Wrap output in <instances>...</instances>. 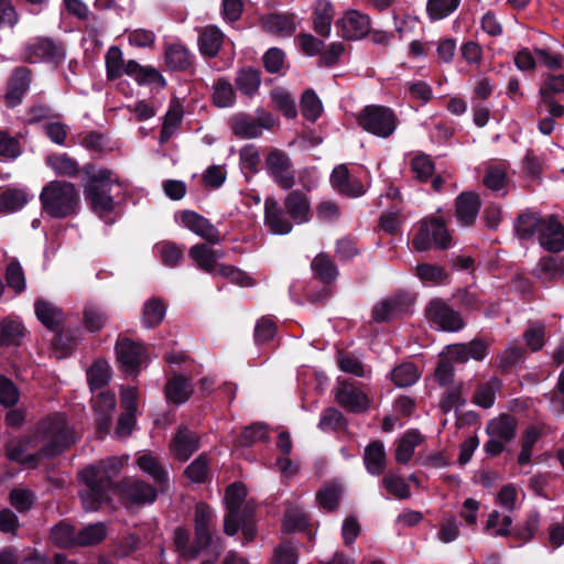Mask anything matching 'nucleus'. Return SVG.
<instances>
[{
    "mask_svg": "<svg viewBox=\"0 0 564 564\" xmlns=\"http://www.w3.org/2000/svg\"><path fill=\"white\" fill-rule=\"evenodd\" d=\"M75 431L68 426L63 414L56 413L43 419L31 441L18 445H9L8 456L20 463H32L34 455L28 454L29 446L36 447L46 455H57L69 447L76 441Z\"/></svg>",
    "mask_w": 564,
    "mask_h": 564,
    "instance_id": "1",
    "label": "nucleus"
},
{
    "mask_svg": "<svg viewBox=\"0 0 564 564\" xmlns=\"http://www.w3.org/2000/svg\"><path fill=\"white\" fill-rule=\"evenodd\" d=\"M83 171L87 176L83 189L89 208L100 218L109 216L124 194V183L109 169H95L87 164Z\"/></svg>",
    "mask_w": 564,
    "mask_h": 564,
    "instance_id": "2",
    "label": "nucleus"
},
{
    "mask_svg": "<svg viewBox=\"0 0 564 564\" xmlns=\"http://www.w3.org/2000/svg\"><path fill=\"white\" fill-rule=\"evenodd\" d=\"M123 465V458L110 457L100 460L97 465L88 466L79 473V477L85 485L79 495L87 511L98 510L104 503L108 502V495L116 487L112 485L111 477Z\"/></svg>",
    "mask_w": 564,
    "mask_h": 564,
    "instance_id": "3",
    "label": "nucleus"
},
{
    "mask_svg": "<svg viewBox=\"0 0 564 564\" xmlns=\"http://www.w3.org/2000/svg\"><path fill=\"white\" fill-rule=\"evenodd\" d=\"M80 202L76 184L65 180L47 182L40 193L42 212L51 218L65 219L76 216Z\"/></svg>",
    "mask_w": 564,
    "mask_h": 564,
    "instance_id": "4",
    "label": "nucleus"
},
{
    "mask_svg": "<svg viewBox=\"0 0 564 564\" xmlns=\"http://www.w3.org/2000/svg\"><path fill=\"white\" fill-rule=\"evenodd\" d=\"M517 230L522 238L538 234L541 246L549 251L564 249V228L554 216L541 218L536 214H523L518 218Z\"/></svg>",
    "mask_w": 564,
    "mask_h": 564,
    "instance_id": "5",
    "label": "nucleus"
},
{
    "mask_svg": "<svg viewBox=\"0 0 564 564\" xmlns=\"http://www.w3.org/2000/svg\"><path fill=\"white\" fill-rule=\"evenodd\" d=\"M357 122L365 131L386 139L395 132L399 119L394 110L387 106L369 105L360 110Z\"/></svg>",
    "mask_w": 564,
    "mask_h": 564,
    "instance_id": "6",
    "label": "nucleus"
},
{
    "mask_svg": "<svg viewBox=\"0 0 564 564\" xmlns=\"http://www.w3.org/2000/svg\"><path fill=\"white\" fill-rule=\"evenodd\" d=\"M432 243L443 249L451 245V235L445 221L436 216L421 220L412 239V246L417 251L430 249Z\"/></svg>",
    "mask_w": 564,
    "mask_h": 564,
    "instance_id": "7",
    "label": "nucleus"
},
{
    "mask_svg": "<svg viewBox=\"0 0 564 564\" xmlns=\"http://www.w3.org/2000/svg\"><path fill=\"white\" fill-rule=\"evenodd\" d=\"M264 166L270 177L282 189H291L295 185V171L291 158L280 149H271L264 159Z\"/></svg>",
    "mask_w": 564,
    "mask_h": 564,
    "instance_id": "8",
    "label": "nucleus"
},
{
    "mask_svg": "<svg viewBox=\"0 0 564 564\" xmlns=\"http://www.w3.org/2000/svg\"><path fill=\"white\" fill-rule=\"evenodd\" d=\"M64 50L51 37H35L28 42L21 51V59L26 63H59L64 58Z\"/></svg>",
    "mask_w": 564,
    "mask_h": 564,
    "instance_id": "9",
    "label": "nucleus"
},
{
    "mask_svg": "<svg viewBox=\"0 0 564 564\" xmlns=\"http://www.w3.org/2000/svg\"><path fill=\"white\" fill-rule=\"evenodd\" d=\"M335 401L343 409L351 413L367 412L371 405L370 397L361 388L347 379L337 380Z\"/></svg>",
    "mask_w": 564,
    "mask_h": 564,
    "instance_id": "10",
    "label": "nucleus"
},
{
    "mask_svg": "<svg viewBox=\"0 0 564 564\" xmlns=\"http://www.w3.org/2000/svg\"><path fill=\"white\" fill-rule=\"evenodd\" d=\"M247 497V488L241 482H235L227 487L225 503L227 514L225 517L224 530L227 535H235L238 532V521L243 514V507Z\"/></svg>",
    "mask_w": 564,
    "mask_h": 564,
    "instance_id": "11",
    "label": "nucleus"
},
{
    "mask_svg": "<svg viewBox=\"0 0 564 564\" xmlns=\"http://www.w3.org/2000/svg\"><path fill=\"white\" fill-rule=\"evenodd\" d=\"M563 93L564 75L549 74L539 89L541 101L538 106V112L541 113L544 107L551 117L561 118L564 115V107L555 100L554 96Z\"/></svg>",
    "mask_w": 564,
    "mask_h": 564,
    "instance_id": "12",
    "label": "nucleus"
},
{
    "mask_svg": "<svg viewBox=\"0 0 564 564\" xmlns=\"http://www.w3.org/2000/svg\"><path fill=\"white\" fill-rule=\"evenodd\" d=\"M429 322L445 332H457L464 327L460 314L442 300H433L425 310Z\"/></svg>",
    "mask_w": 564,
    "mask_h": 564,
    "instance_id": "13",
    "label": "nucleus"
},
{
    "mask_svg": "<svg viewBox=\"0 0 564 564\" xmlns=\"http://www.w3.org/2000/svg\"><path fill=\"white\" fill-rule=\"evenodd\" d=\"M340 34L346 40H360L369 34L371 19L368 14L350 9L346 11L336 22Z\"/></svg>",
    "mask_w": 564,
    "mask_h": 564,
    "instance_id": "14",
    "label": "nucleus"
},
{
    "mask_svg": "<svg viewBox=\"0 0 564 564\" xmlns=\"http://www.w3.org/2000/svg\"><path fill=\"white\" fill-rule=\"evenodd\" d=\"M111 491L118 492L126 505L151 503L156 498L152 486L137 479H126Z\"/></svg>",
    "mask_w": 564,
    "mask_h": 564,
    "instance_id": "15",
    "label": "nucleus"
},
{
    "mask_svg": "<svg viewBox=\"0 0 564 564\" xmlns=\"http://www.w3.org/2000/svg\"><path fill=\"white\" fill-rule=\"evenodd\" d=\"M180 219L184 227L210 245H218L224 240V236L216 226L195 212L184 210L181 213Z\"/></svg>",
    "mask_w": 564,
    "mask_h": 564,
    "instance_id": "16",
    "label": "nucleus"
},
{
    "mask_svg": "<svg viewBox=\"0 0 564 564\" xmlns=\"http://www.w3.org/2000/svg\"><path fill=\"white\" fill-rule=\"evenodd\" d=\"M330 185L340 194L349 197H359L367 191V186L349 171L346 164L337 165L330 174Z\"/></svg>",
    "mask_w": 564,
    "mask_h": 564,
    "instance_id": "17",
    "label": "nucleus"
},
{
    "mask_svg": "<svg viewBox=\"0 0 564 564\" xmlns=\"http://www.w3.org/2000/svg\"><path fill=\"white\" fill-rule=\"evenodd\" d=\"M31 83V70L26 67H17L8 80L2 100L8 108L20 105Z\"/></svg>",
    "mask_w": 564,
    "mask_h": 564,
    "instance_id": "18",
    "label": "nucleus"
},
{
    "mask_svg": "<svg viewBox=\"0 0 564 564\" xmlns=\"http://www.w3.org/2000/svg\"><path fill=\"white\" fill-rule=\"evenodd\" d=\"M116 352L119 362L127 371L137 370L147 360L143 345L129 338L118 339Z\"/></svg>",
    "mask_w": 564,
    "mask_h": 564,
    "instance_id": "19",
    "label": "nucleus"
},
{
    "mask_svg": "<svg viewBox=\"0 0 564 564\" xmlns=\"http://www.w3.org/2000/svg\"><path fill=\"white\" fill-rule=\"evenodd\" d=\"M292 219L283 212L278 200L267 197L264 200V224L275 235H288L292 231Z\"/></svg>",
    "mask_w": 564,
    "mask_h": 564,
    "instance_id": "20",
    "label": "nucleus"
},
{
    "mask_svg": "<svg viewBox=\"0 0 564 564\" xmlns=\"http://www.w3.org/2000/svg\"><path fill=\"white\" fill-rule=\"evenodd\" d=\"M198 447V435L187 427H180L170 443L172 457L181 462L187 460Z\"/></svg>",
    "mask_w": 564,
    "mask_h": 564,
    "instance_id": "21",
    "label": "nucleus"
},
{
    "mask_svg": "<svg viewBox=\"0 0 564 564\" xmlns=\"http://www.w3.org/2000/svg\"><path fill=\"white\" fill-rule=\"evenodd\" d=\"M93 402L96 414L97 434L99 437H104L108 434L111 425V416L116 408V398L113 393L105 391L100 392Z\"/></svg>",
    "mask_w": 564,
    "mask_h": 564,
    "instance_id": "22",
    "label": "nucleus"
},
{
    "mask_svg": "<svg viewBox=\"0 0 564 564\" xmlns=\"http://www.w3.org/2000/svg\"><path fill=\"white\" fill-rule=\"evenodd\" d=\"M288 216L295 224H304L311 219V202L308 196L299 191H291L283 200Z\"/></svg>",
    "mask_w": 564,
    "mask_h": 564,
    "instance_id": "23",
    "label": "nucleus"
},
{
    "mask_svg": "<svg viewBox=\"0 0 564 564\" xmlns=\"http://www.w3.org/2000/svg\"><path fill=\"white\" fill-rule=\"evenodd\" d=\"M188 256L198 269L213 275L218 274L221 264L218 263V259L221 257L219 250L213 249L206 243H196L189 248Z\"/></svg>",
    "mask_w": 564,
    "mask_h": 564,
    "instance_id": "24",
    "label": "nucleus"
},
{
    "mask_svg": "<svg viewBox=\"0 0 564 564\" xmlns=\"http://www.w3.org/2000/svg\"><path fill=\"white\" fill-rule=\"evenodd\" d=\"M197 45L199 53L208 58L218 55L226 40L224 32L216 25H206L198 29Z\"/></svg>",
    "mask_w": 564,
    "mask_h": 564,
    "instance_id": "25",
    "label": "nucleus"
},
{
    "mask_svg": "<svg viewBox=\"0 0 564 564\" xmlns=\"http://www.w3.org/2000/svg\"><path fill=\"white\" fill-rule=\"evenodd\" d=\"M215 516L212 509L205 503H198L195 508L194 529L197 545L212 544V529L214 527Z\"/></svg>",
    "mask_w": 564,
    "mask_h": 564,
    "instance_id": "26",
    "label": "nucleus"
},
{
    "mask_svg": "<svg viewBox=\"0 0 564 564\" xmlns=\"http://www.w3.org/2000/svg\"><path fill=\"white\" fill-rule=\"evenodd\" d=\"M263 31L276 36H290L296 30L295 15L291 13H272L261 17Z\"/></svg>",
    "mask_w": 564,
    "mask_h": 564,
    "instance_id": "27",
    "label": "nucleus"
},
{
    "mask_svg": "<svg viewBox=\"0 0 564 564\" xmlns=\"http://www.w3.org/2000/svg\"><path fill=\"white\" fill-rule=\"evenodd\" d=\"M334 17V4L329 0H317L312 11V24L315 33L322 37H328Z\"/></svg>",
    "mask_w": 564,
    "mask_h": 564,
    "instance_id": "28",
    "label": "nucleus"
},
{
    "mask_svg": "<svg viewBox=\"0 0 564 564\" xmlns=\"http://www.w3.org/2000/svg\"><path fill=\"white\" fill-rule=\"evenodd\" d=\"M480 198L474 192H464L456 198L455 210L457 220L463 226H471L480 208Z\"/></svg>",
    "mask_w": 564,
    "mask_h": 564,
    "instance_id": "29",
    "label": "nucleus"
},
{
    "mask_svg": "<svg viewBox=\"0 0 564 564\" xmlns=\"http://www.w3.org/2000/svg\"><path fill=\"white\" fill-rule=\"evenodd\" d=\"M164 59L172 70H188L194 64V55L182 43L167 44L164 50Z\"/></svg>",
    "mask_w": 564,
    "mask_h": 564,
    "instance_id": "30",
    "label": "nucleus"
},
{
    "mask_svg": "<svg viewBox=\"0 0 564 564\" xmlns=\"http://www.w3.org/2000/svg\"><path fill=\"white\" fill-rule=\"evenodd\" d=\"M45 164L59 177L76 178L82 171L77 160L67 153H51L46 156Z\"/></svg>",
    "mask_w": 564,
    "mask_h": 564,
    "instance_id": "31",
    "label": "nucleus"
},
{
    "mask_svg": "<svg viewBox=\"0 0 564 564\" xmlns=\"http://www.w3.org/2000/svg\"><path fill=\"white\" fill-rule=\"evenodd\" d=\"M35 315L48 329H58L65 319L63 311L54 303L40 299L34 304Z\"/></svg>",
    "mask_w": 564,
    "mask_h": 564,
    "instance_id": "32",
    "label": "nucleus"
},
{
    "mask_svg": "<svg viewBox=\"0 0 564 564\" xmlns=\"http://www.w3.org/2000/svg\"><path fill=\"white\" fill-rule=\"evenodd\" d=\"M364 463L368 473L373 476L383 474L387 466V455L381 441H372L364 452Z\"/></svg>",
    "mask_w": 564,
    "mask_h": 564,
    "instance_id": "33",
    "label": "nucleus"
},
{
    "mask_svg": "<svg viewBox=\"0 0 564 564\" xmlns=\"http://www.w3.org/2000/svg\"><path fill=\"white\" fill-rule=\"evenodd\" d=\"M164 392L169 402L182 404L193 394V386L189 379L181 375H174L167 380Z\"/></svg>",
    "mask_w": 564,
    "mask_h": 564,
    "instance_id": "34",
    "label": "nucleus"
},
{
    "mask_svg": "<svg viewBox=\"0 0 564 564\" xmlns=\"http://www.w3.org/2000/svg\"><path fill=\"white\" fill-rule=\"evenodd\" d=\"M126 74L140 84L156 83L161 87L165 86V79L160 72L152 66H142L133 59H129L126 63Z\"/></svg>",
    "mask_w": 564,
    "mask_h": 564,
    "instance_id": "35",
    "label": "nucleus"
},
{
    "mask_svg": "<svg viewBox=\"0 0 564 564\" xmlns=\"http://www.w3.org/2000/svg\"><path fill=\"white\" fill-rule=\"evenodd\" d=\"M484 185L491 191L505 188L508 183V164L502 161H491L485 166Z\"/></svg>",
    "mask_w": 564,
    "mask_h": 564,
    "instance_id": "36",
    "label": "nucleus"
},
{
    "mask_svg": "<svg viewBox=\"0 0 564 564\" xmlns=\"http://www.w3.org/2000/svg\"><path fill=\"white\" fill-rule=\"evenodd\" d=\"M184 115L182 104L174 99L171 101L167 112L164 116L160 133V142L165 143L178 129Z\"/></svg>",
    "mask_w": 564,
    "mask_h": 564,
    "instance_id": "37",
    "label": "nucleus"
},
{
    "mask_svg": "<svg viewBox=\"0 0 564 564\" xmlns=\"http://www.w3.org/2000/svg\"><path fill=\"white\" fill-rule=\"evenodd\" d=\"M423 442V436L416 431H408L398 441L394 457L400 464L410 462L414 449Z\"/></svg>",
    "mask_w": 564,
    "mask_h": 564,
    "instance_id": "38",
    "label": "nucleus"
},
{
    "mask_svg": "<svg viewBox=\"0 0 564 564\" xmlns=\"http://www.w3.org/2000/svg\"><path fill=\"white\" fill-rule=\"evenodd\" d=\"M517 421L508 414H501L491 420L487 425V433L490 437H498L507 443L516 436Z\"/></svg>",
    "mask_w": 564,
    "mask_h": 564,
    "instance_id": "39",
    "label": "nucleus"
},
{
    "mask_svg": "<svg viewBox=\"0 0 564 564\" xmlns=\"http://www.w3.org/2000/svg\"><path fill=\"white\" fill-rule=\"evenodd\" d=\"M314 276L323 283L328 284L335 281L338 271L332 258L324 252L318 253L311 262Z\"/></svg>",
    "mask_w": 564,
    "mask_h": 564,
    "instance_id": "40",
    "label": "nucleus"
},
{
    "mask_svg": "<svg viewBox=\"0 0 564 564\" xmlns=\"http://www.w3.org/2000/svg\"><path fill=\"white\" fill-rule=\"evenodd\" d=\"M235 84L241 94L252 97L257 94L261 84L260 72L252 67H243L238 70Z\"/></svg>",
    "mask_w": 564,
    "mask_h": 564,
    "instance_id": "41",
    "label": "nucleus"
},
{
    "mask_svg": "<svg viewBox=\"0 0 564 564\" xmlns=\"http://www.w3.org/2000/svg\"><path fill=\"white\" fill-rule=\"evenodd\" d=\"M189 531L185 528H177L174 531V546L180 555L184 558H195L199 552L205 549V545H197L196 539L193 544H189Z\"/></svg>",
    "mask_w": 564,
    "mask_h": 564,
    "instance_id": "42",
    "label": "nucleus"
},
{
    "mask_svg": "<svg viewBox=\"0 0 564 564\" xmlns=\"http://www.w3.org/2000/svg\"><path fill=\"white\" fill-rule=\"evenodd\" d=\"M28 203V193L21 188H7L0 194V213H14Z\"/></svg>",
    "mask_w": 564,
    "mask_h": 564,
    "instance_id": "43",
    "label": "nucleus"
},
{
    "mask_svg": "<svg viewBox=\"0 0 564 564\" xmlns=\"http://www.w3.org/2000/svg\"><path fill=\"white\" fill-rule=\"evenodd\" d=\"M166 312L165 303L158 297L148 300L142 311V323L145 327H155L164 318Z\"/></svg>",
    "mask_w": 564,
    "mask_h": 564,
    "instance_id": "44",
    "label": "nucleus"
},
{
    "mask_svg": "<svg viewBox=\"0 0 564 564\" xmlns=\"http://www.w3.org/2000/svg\"><path fill=\"white\" fill-rule=\"evenodd\" d=\"M540 276L544 281H561L564 283V261L555 257L542 258L539 262Z\"/></svg>",
    "mask_w": 564,
    "mask_h": 564,
    "instance_id": "45",
    "label": "nucleus"
},
{
    "mask_svg": "<svg viewBox=\"0 0 564 564\" xmlns=\"http://www.w3.org/2000/svg\"><path fill=\"white\" fill-rule=\"evenodd\" d=\"M420 369L412 362H403L391 372V379L398 387H409L417 381Z\"/></svg>",
    "mask_w": 564,
    "mask_h": 564,
    "instance_id": "46",
    "label": "nucleus"
},
{
    "mask_svg": "<svg viewBox=\"0 0 564 564\" xmlns=\"http://www.w3.org/2000/svg\"><path fill=\"white\" fill-rule=\"evenodd\" d=\"M500 389V381L491 378L486 383H480L473 397V402L481 408L488 409L495 402L496 391Z\"/></svg>",
    "mask_w": 564,
    "mask_h": 564,
    "instance_id": "47",
    "label": "nucleus"
},
{
    "mask_svg": "<svg viewBox=\"0 0 564 564\" xmlns=\"http://www.w3.org/2000/svg\"><path fill=\"white\" fill-rule=\"evenodd\" d=\"M236 94L231 83L226 78H218L214 84L213 101L217 107L226 108L234 105Z\"/></svg>",
    "mask_w": 564,
    "mask_h": 564,
    "instance_id": "48",
    "label": "nucleus"
},
{
    "mask_svg": "<svg viewBox=\"0 0 564 564\" xmlns=\"http://www.w3.org/2000/svg\"><path fill=\"white\" fill-rule=\"evenodd\" d=\"M137 464L141 470L149 474L155 481L163 482L166 478V471L162 467L158 457L149 452L139 455Z\"/></svg>",
    "mask_w": 564,
    "mask_h": 564,
    "instance_id": "49",
    "label": "nucleus"
},
{
    "mask_svg": "<svg viewBox=\"0 0 564 564\" xmlns=\"http://www.w3.org/2000/svg\"><path fill=\"white\" fill-rule=\"evenodd\" d=\"M341 488L337 484H327L316 494V500L321 508L327 511H334L339 505Z\"/></svg>",
    "mask_w": 564,
    "mask_h": 564,
    "instance_id": "50",
    "label": "nucleus"
},
{
    "mask_svg": "<svg viewBox=\"0 0 564 564\" xmlns=\"http://www.w3.org/2000/svg\"><path fill=\"white\" fill-rule=\"evenodd\" d=\"M126 63L118 46H111L106 54L107 78L115 80L126 74Z\"/></svg>",
    "mask_w": 564,
    "mask_h": 564,
    "instance_id": "51",
    "label": "nucleus"
},
{
    "mask_svg": "<svg viewBox=\"0 0 564 564\" xmlns=\"http://www.w3.org/2000/svg\"><path fill=\"white\" fill-rule=\"evenodd\" d=\"M106 312L96 304H87L83 311V322L89 332H99L107 323Z\"/></svg>",
    "mask_w": 564,
    "mask_h": 564,
    "instance_id": "52",
    "label": "nucleus"
},
{
    "mask_svg": "<svg viewBox=\"0 0 564 564\" xmlns=\"http://www.w3.org/2000/svg\"><path fill=\"white\" fill-rule=\"evenodd\" d=\"M383 488L397 499L410 497V487L400 475L389 471L382 478Z\"/></svg>",
    "mask_w": 564,
    "mask_h": 564,
    "instance_id": "53",
    "label": "nucleus"
},
{
    "mask_svg": "<svg viewBox=\"0 0 564 564\" xmlns=\"http://www.w3.org/2000/svg\"><path fill=\"white\" fill-rule=\"evenodd\" d=\"M272 107L281 111L288 118H295L296 106L292 96L282 88H275L271 91Z\"/></svg>",
    "mask_w": 564,
    "mask_h": 564,
    "instance_id": "54",
    "label": "nucleus"
},
{
    "mask_svg": "<svg viewBox=\"0 0 564 564\" xmlns=\"http://www.w3.org/2000/svg\"><path fill=\"white\" fill-rule=\"evenodd\" d=\"M107 535L104 524L95 523L79 530L76 535V542L79 546L94 545L101 542Z\"/></svg>",
    "mask_w": 564,
    "mask_h": 564,
    "instance_id": "55",
    "label": "nucleus"
},
{
    "mask_svg": "<svg viewBox=\"0 0 564 564\" xmlns=\"http://www.w3.org/2000/svg\"><path fill=\"white\" fill-rule=\"evenodd\" d=\"M416 275L424 283L443 284L448 280V273L443 267L423 263L416 267Z\"/></svg>",
    "mask_w": 564,
    "mask_h": 564,
    "instance_id": "56",
    "label": "nucleus"
},
{
    "mask_svg": "<svg viewBox=\"0 0 564 564\" xmlns=\"http://www.w3.org/2000/svg\"><path fill=\"white\" fill-rule=\"evenodd\" d=\"M77 532L73 525L66 522H59L56 524L51 532L52 541L62 547H69L77 545L76 542Z\"/></svg>",
    "mask_w": 564,
    "mask_h": 564,
    "instance_id": "57",
    "label": "nucleus"
},
{
    "mask_svg": "<svg viewBox=\"0 0 564 564\" xmlns=\"http://www.w3.org/2000/svg\"><path fill=\"white\" fill-rule=\"evenodd\" d=\"M88 382L91 389L104 387L110 378V367L106 360H96L87 371Z\"/></svg>",
    "mask_w": 564,
    "mask_h": 564,
    "instance_id": "58",
    "label": "nucleus"
},
{
    "mask_svg": "<svg viewBox=\"0 0 564 564\" xmlns=\"http://www.w3.org/2000/svg\"><path fill=\"white\" fill-rule=\"evenodd\" d=\"M232 130L237 137L243 139H252L261 135L259 124H257L254 118L249 116L236 117L232 122Z\"/></svg>",
    "mask_w": 564,
    "mask_h": 564,
    "instance_id": "59",
    "label": "nucleus"
},
{
    "mask_svg": "<svg viewBox=\"0 0 564 564\" xmlns=\"http://www.w3.org/2000/svg\"><path fill=\"white\" fill-rule=\"evenodd\" d=\"M25 334V328L18 319L8 317L1 322V339L6 344L18 345Z\"/></svg>",
    "mask_w": 564,
    "mask_h": 564,
    "instance_id": "60",
    "label": "nucleus"
},
{
    "mask_svg": "<svg viewBox=\"0 0 564 564\" xmlns=\"http://www.w3.org/2000/svg\"><path fill=\"white\" fill-rule=\"evenodd\" d=\"M460 0H429L426 11L431 20H441L454 12Z\"/></svg>",
    "mask_w": 564,
    "mask_h": 564,
    "instance_id": "61",
    "label": "nucleus"
},
{
    "mask_svg": "<svg viewBox=\"0 0 564 564\" xmlns=\"http://www.w3.org/2000/svg\"><path fill=\"white\" fill-rule=\"evenodd\" d=\"M323 106L313 90H306L301 99V112L310 121H315L321 116Z\"/></svg>",
    "mask_w": 564,
    "mask_h": 564,
    "instance_id": "62",
    "label": "nucleus"
},
{
    "mask_svg": "<svg viewBox=\"0 0 564 564\" xmlns=\"http://www.w3.org/2000/svg\"><path fill=\"white\" fill-rule=\"evenodd\" d=\"M185 476L193 482H205L209 478V462L205 454L199 455L187 468Z\"/></svg>",
    "mask_w": 564,
    "mask_h": 564,
    "instance_id": "63",
    "label": "nucleus"
},
{
    "mask_svg": "<svg viewBox=\"0 0 564 564\" xmlns=\"http://www.w3.org/2000/svg\"><path fill=\"white\" fill-rule=\"evenodd\" d=\"M410 167L414 176L421 182H426L434 173V163L426 154L413 156Z\"/></svg>",
    "mask_w": 564,
    "mask_h": 564,
    "instance_id": "64",
    "label": "nucleus"
}]
</instances>
